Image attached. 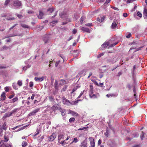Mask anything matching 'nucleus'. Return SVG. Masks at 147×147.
<instances>
[{
	"label": "nucleus",
	"instance_id": "c85d7f7f",
	"mask_svg": "<svg viewBox=\"0 0 147 147\" xmlns=\"http://www.w3.org/2000/svg\"><path fill=\"white\" fill-rule=\"evenodd\" d=\"M28 145V143L26 142H23L22 144V147H25L26 146Z\"/></svg>",
	"mask_w": 147,
	"mask_h": 147
},
{
	"label": "nucleus",
	"instance_id": "4468645a",
	"mask_svg": "<svg viewBox=\"0 0 147 147\" xmlns=\"http://www.w3.org/2000/svg\"><path fill=\"white\" fill-rule=\"evenodd\" d=\"M69 82L68 80H64L61 79L60 80V84L63 85L66 84H67Z\"/></svg>",
	"mask_w": 147,
	"mask_h": 147
},
{
	"label": "nucleus",
	"instance_id": "a18cd8bd",
	"mask_svg": "<svg viewBox=\"0 0 147 147\" xmlns=\"http://www.w3.org/2000/svg\"><path fill=\"white\" fill-rule=\"evenodd\" d=\"M118 42H115L112 44H111V45L109 47H113L114 46H115V45H116L117 43Z\"/></svg>",
	"mask_w": 147,
	"mask_h": 147
},
{
	"label": "nucleus",
	"instance_id": "423d86ee",
	"mask_svg": "<svg viewBox=\"0 0 147 147\" xmlns=\"http://www.w3.org/2000/svg\"><path fill=\"white\" fill-rule=\"evenodd\" d=\"M56 137V135L55 133H53L51 136H50L49 138V140L50 141H53Z\"/></svg>",
	"mask_w": 147,
	"mask_h": 147
},
{
	"label": "nucleus",
	"instance_id": "20e7f679",
	"mask_svg": "<svg viewBox=\"0 0 147 147\" xmlns=\"http://www.w3.org/2000/svg\"><path fill=\"white\" fill-rule=\"evenodd\" d=\"M61 108V107L60 105H59L58 104H56L52 107L51 108L52 109L55 110H59Z\"/></svg>",
	"mask_w": 147,
	"mask_h": 147
},
{
	"label": "nucleus",
	"instance_id": "9d476101",
	"mask_svg": "<svg viewBox=\"0 0 147 147\" xmlns=\"http://www.w3.org/2000/svg\"><path fill=\"white\" fill-rule=\"evenodd\" d=\"M109 43L108 42H106L102 45V49L106 48L109 45Z\"/></svg>",
	"mask_w": 147,
	"mask_h": 147
},
{
	"label": "nucleus",
	"instance_id": "0e129e2a",
	"mask_svg": "<svg viewBox=\"0 0 147 147\" xmlns=\"http://www.w3.org/2000/svg\"><path fill=\"white\" fill-rule=\"evenodd\" d=\"M77 32V30L76 29H74L73 30V34H76V33Z\"/></svg>",
	"mask_w": 147,
	"mask_h": 147
},
{
	"label": "nucleus",
	"instance_id": "4d7b16f0",
	"mask_svg": "<svg viewBox=\"0 0 147 147\" xmlns=\"http://www.w3.org/2000/svg\"><path fill=\"white\" fill-rule=\"evenodd\" d=\"M78 139L77 138H74V140L73 141L75 143H76L78 141Z\"/></svg>",
	"mask_w": 147,
	"mask_h": 147
},
{
	"label": "nucleus",
	"instance_id": "8fccbe9b",
	"mask_svg": "<svg viewBox=\"0 0 147 147\" xmlns=\"http://www.w3.org/2000/svg\"><path fill=\"white\" fill-rule=\"evenodd\" d=\"M144 134L143 132H142V134L140 136V138L141 140H142L143 138Z\"/></svg>",
	"mask_w": 147,
	"mask_h": 147
},
{
	"label": "nucleus",
	"instance_id": "f3484780",
	"mask_svg": "<svg viewBox=\"0 0 147 147\" xmlns=\"http://www.w3.org/2000/svg\"><path fill=\"white\" fill-rule=\"evenodd\" d=\"M64 135L63 134H60L58 136V140H59L62 139L64 138Z\"/></svg>",
	"mask_w": 147,
	"mask_h": 147
},
{
	"label": "nucleus",
	"instance_id": "9b49d317",
	"mask_svg": "<svg viewBox=\"0 0 147 147\" xmlns=\"http://www.w3.org/2000/svg\"><path fill=\"white\" fill-rule=\"evenodd\" d=\"M1 97L0 98V100H4L6 98V96H5V92H3L1 95Z\"/></svg>",
	"mask_w": 147,
	"mask_h": 147
},
{
	"label": "nucleus",
	"instance_id": "2f4dec72",
	"mask_svg": "<svg viewBox=\"0 0 147 147\" xmlns=\"http://www.w3.org/2000/svg\"><path fill=\"white\" fill-rule=\"evenodd\" d=\"M86 70H84L81 71L80 72V74L82 76H84L86 74Z\"/></svg>",
	"mask_w": 147,
	"mask_h": 147
},
{
	"label": "nucleus",
	"instance_id": "0eeeda50",
	"mask_svg": "<svg viewBox=\"0 0 147 147\" xmlns=\"http://www.w3.org/2000/svg\"><path fill=\"white\" fill-rule=\"evenodd\" d=\"M44 78H46L45 76H42L41 78H38L37 77H35L34 80L37 82H40L43 81Z\"/></svg>",
	"mask_w": 147,
	"mask_h": 147
},
{
	"label": "nucleus",
	"instance_id": "13d9d810",
	"mask_svg": "<svg viewBox=\"0 0 147 147\" xmlns=\"http://www.w3.org/2000/svg\"><path fill=\"white\" fill-rule=\"evenodd\" d=\"M75 105L74 101H71L70 102V105Z\"/></svg>",
	"mask_w": 147,
	"mask_h": 147
},
{
	"label": "nucleus",
	"instance_id": "6e6d98bb",
	"mask_svg": "<svg viewBox=\"0 0 147 147\" xmlns=\"http://www.w3.org/2000/svg\"><path fill=\"white\" fill-rule=\"evenodd\" d=\"M16 35H14L13 34H11L10 35V36H7L6 37V38H8V37H13V36H16Z\"/></svg>",
	"mask_w": 147,
	"mask_h": 147
},
{
	"label": "nucleus",
	"instance_id": "f704fd0d",
	"mask_svg": "<svg viewBox=\"0 0 147 147\" xmlns=\"http://www.w3.org/2000/svg\"><path fill=\"white\" fill-rule=\"evenodd\" d=\"M5 146V147H13V146H12L11 144V143H7L6 144Z\"/></svg>",
	"mask_w": 147,
	"mask_h": 147
},
{
	"label": "nucleus",
	"instance_id": "680f3d73",
	"mask_svg": "<svg viewBox=\"0 0 147 147\" xmlns=\"http://www.w3.org/2000/svg\"><path fill=\"white\" fill-rule=\"evenodd\" d=\"M18 99L17 98H14L12 100V101L13 102H14L17 100Z\"/></svg>",
	"mask_w": 147,
	"mask_h": 147
},
{
	"label": "nucleus",
	"instance_id": "f257e3e1",
	"mask_svg": "<svg viewBox=\"0 0 147 147\" xmlns=\"http://www.w3.org/2000/svg\"><path fill=\"white\" fill-rule=\"evenodd\" d=\"M12 7L15 9H17L18 7V1L17 0H13Z\"/></svg>",
	"mask_w": 147,
	"mask_h": 147
},
{
	"label": "nucleus",
	"instance_id": "4c0bfd02",
	"mask_svg": "<svg viewBox=\"0 0 147 147\" xmlns=\"http://www.w3.org/2000/svg\"><path fill=\"white\" fill-rule=\"evenodd\" d=\"M6 124L5 123L2 126L3 129L4 130H5L7 128L6 127Z\"/></svg>",
	"mask_w": 147,
	"mask_h": 147
},
{
	"label": "nucleus",
	"instance_id": "dca6fc26",
	"mask_svg": "<svg viewBox=\"0 0 147 147\" xmlns=\"http://www.w3.org/2000/svg\"><path fill=\"white\" fill-rule=\"evenodd\" d=\"M39 13V15H37L38 18L39 19H42V18L43 13L41 11H40Z\"/></svg>",
	"mask_w": 147,
	"mask_h": 147
},
{
	"label": "nucleus",
	"instance_id": "49530a36",
	"mask_svg": "<svg viewBox=\"0 0 147 147\" xmlns=\"http://www.w3.org/2000/svg\"><path fill=\"white\" fill-rule=\"evenodd\" d=\"M18 109H15L13 110L11 112L12 113V114L17 112L18 111Z\"/></svg>",
	"mask_w": 147,
	"mask_h": 147
},
{
	"label": "nucleus",
	"instance_id": "2eb2a0df",
	"mask_svg": "<svg viewBox=\"0 0 147 147\" xmlns=\"http://www.w3.org/2000/svg\"><path fill=\"white\" fill-rule=\"evenodd\" d=\"M143 17L144 19L147 18V9L144 8L143 12Z\"/></svg>",
	"mask_w": 147,
	"mask_h": 147
},
{
	"label": "nucleus",
	"instance_id": "bb28decb",
	"mask_svg": "<svg viewBox=\"0 0 147 147\" xmlns=\"http://www.w3.org/2000/svg\"><path fill=\"white\" fill-rule=\"evenodd\" d=\"M133 91L134 93V98H135V99L136 100H137V99L136 98V89H135V87H134L133 88Z\"/></svg>",
	"mask_w": 147,
	"mask_h": 147
},
{
	"label": "nucleus",
	"instance_id": "603ef678",
	"mask_svg": "<svg viewBox=\"0 0 147 147\" xmlns=\"http://www.w3.org/2000/svg\"><path fill=\"white\" fill-rule=\"evenodd\" d=\"M105 18V16H102V17H101V18H100V20H101L100 22H103L104 21V20Z\"/></svg>",
	"mask_w": 147,
	"mask_h": 147
},
{
	"label": "nucleus",
	"instance_id": "bf43d9fd",
	"mask_svg": "<svg viewBox=\"0 0 147 147\" xmlns=\"http://www.w3.org/2000/svg\"><path fill=\"white\" fill-rule=\"evenodd\" d=\"M84 92H81V93H80L79 96L78 97V98H80L81 96L82 95V94H83Z\"/></svg>",
	"mask_w": 147,
	"mask_h": 147
},
{
	"label": "nucleus",
	"instance_id": "7ed1b4c3",
	"mask_svg": "<svg viewBox=\"0 0 147 147\" xmlns=\"http://www.w3.org/2000/svg\"><path fill=\"white\" fill-rule=\"evenodd\" d=\"M87 140L86 139L81 142L80 145V147H87Z\"/></svg>",
	"mask_w": 147,
	"mask_h": 147
},
{
	"label": "nucleus",
	"instance_id": "1a4fd4ad",
	"mask_svg": "<svg viewBox=\"0 0 147 147\" xmlns=\"http://www.w3.org/2000/svg\"><path fill=\"white\" fill-rule=\"evenodd\" d=\"M39 110V108L36 109L30 113L29 114V116L33 115H34L36 113L38 112Z\"/></svg>",
	"mask_w": 147,
	"mask_h": 147
},
{
	"label": "nucleus",
	"instance_id": "c756f323",
	"mask_svg": "<svg viewBox=\"0 0 147 147\" xmlns=\"http://www.w3.org/2000/svg\"><path fill=\"white\" fill-rule=\"evenodd\" d=\"M29 125H26L22 126L19 128V131L21 130L25 129L26 127H28Z\"/></svg>",
	"mask_w": 147,
	"mask_h": 147
},
{
	"label": "nucleus",
	"instance_id": "72a5a7b5",
	"mask_svg": "<svg viewBox=\"0 0 147 147\" xmlns=\"http://www.w3.org/2000/svg\"><path fill=\"white\" fill-rule=\"evenodd\" d=\"M90 90L89 91V93H92L93 92V86L92 85H90Z\"/></svg>",
	"mask_w": 147,
	"mask_h": 147
},
{
	"label": "nucleus",
	"instance_id": "864d4df0",
	"mask_svg": "<svg viewBox=\"0 0 147 147\" xmlns=\"http://www.w3.org/2000/svg\"><path fill=\"white\" fill-rule=\"evenodd\" d=\"M33 86V83L32 82H30L29 83V86L30 87H32Z\"/></svg>",
	"mask_w": 147,
	"mask_h": 147
},
{
	"label": "nucleus",
	"instance_id": "6ab92c4d",
	"mask_svg": "<svg viewBox=\"0 0 147 147\" xmlns=\"http://www.w3.org/2000/svg\"><path fill=\"white\" fill-rule=\"evenodd\" d=\"M61 113V115L62 116H64L65 114V109L60 108L59 109Z\"/></svg>",
	"mask_w": 147,
	"mask_h": 147
},
{
	"label": "nucleus",
	"instance_id": "f8f14e48",
	"mask_svg": "<svg viewBox=\"0 0 147 147\" xmlns=\"http://www.w3.org/2000/svg\"><path fill=\"white\" fill-rule=\"evenodd\" d=\"M43 40L45 43L47 42L49 40V36L48 35H45L43 37Z\"/></svg>",
	"mask_w": 147,
	"mask_h": 147
},
{
	"label": "nucleus",
	"instance_id": "393cba45",
	"mask_svg": "<svg viewBox=\"0 0 147 147\" xmlns=\"http://www.w3.org/2000/svg\"><path fill=\"white\" fill-rule=\"evenodd\" d=\"M90 96L91 98H95L96 97V95L94 94H93V92L92 93H89Z\"/></svg>",
	"mask_w": 147,
	"mask_h": 147
},
{
	"label": "nucleus",
	"instance_id": "a211bd4d",
	"mask_svg": "<svg viewBox=\"0 0 147 147\" xmlns=\"http://www.w3.org/2000/svg\"><path fill=\"white\" fill-rule=\"evenodd\" d=\"M69 113L71 114L74 116H77L78 115V114L76 112L71 110L69 111Z\"/></svg>",
	"mask_w": 147,
	"mask_h": 147
},
{
	"label": "nucleus",
	"instance_id": "6e6552de",
	"mask_svg": "<svg viewBox=\"0 0 147 147\" xmlns=\"http://www.w3.org/2000/svg\"><path fill=\"white\" fill-rule=\"evenodd\" d=\"M81 30L84 32H86L88 33H90V30L88 28L85 27H83L81 28Z\"/></svg>",
	"mask_w": 147,
	"mask_h": 147
},
{
	"label": "nucleus",
	"instance_id": "f03ea898",
	"mask_svg": "<svg viewBox=\"0 0 147 147\" xmlns=\"http://www.w3.org/2000/svg\"><path fill=\"white\" fill-rule=\"evenodd\" d=\"M88 139L90 141V146L89 147H95V143L93 138L90 137Z\"/></svg>",
	"mask_w": 147,
	"mask_h": 147
},
{
	"label": "nucleus",
	"instance_id": "39448f33",
	"mask_svg": "<svg viewBox=\"0 0 147 147\" xmlns=\"http://www.w3.org/2000/svg\"><path fill=\"white\" fill-rule=\"evenodd\" d=\"M62 102L65 105H70V101L66 99L64 97H63L62 98Z\"/></svg>",
	"mask_w": 147,
	"mask_h": 147
},
{
	"label": "nucleus",
	"instance_id": "774afa93",
	"mask_svg": "<svg viewBox=\"0 0 147 147\" xmlns=\"http://www.w3.org/2000/svg\"><path fill=\"white\" fill-rule=\"evenodd\" d=\"M35 96V95L34 94H32V96L31 97V98L32 99V100H33L34 99V97Z\"/></svg>",
	"mask_w": 147,
	"mask_h": 147
},
{
	"label": "nucleus",
	"instance_id": "79ce46f5",
	"mask_svg": "<svg viewBox=\"0 0 147 147\" xmlns=\"http://www.w3.org/2000/svg\"><path fill=\"white\" fill-rule=\"evenodd\" d=\"M10 88V87L9 86H7L5 87L4 89L5 91L6 92H8L9 91V89Z\"/></svg>",
	"mask_w": 147,
	"mask_h": 147
},
{
	"label": "nucleus",
	"instance_id": "ea45409f",
	"mask_svg": "<svg viewBox=\"0 0 147 147\" xmlns=\"http://www.w3.org/2000/svg\"><path fill=\"white\" fill-rule=\"evenodd\" d=\"M75 119L73 117L70 118L69 120V121L70 123L74 122L75 121Z\"/></svg>",
	"mask_w": 147,
	"mask_h": 147
},
{
	"label": "nucleus",
	"instance_id": "58836bf2",
	"mask_svg": "<svg viewBox=\"0 0 147 147\" xmlns=\"http://www.w3.org/2000/svg\"><path fill=\"white\" fill-rule=\"evenodd\" d=\"M137 15L140 18H141L142 16V14L139 11L137 12Z\"/></svg>",
	"mask_w": 147,
	"mask_h": 147
},
{
	"label": "nucleus",
	"instance_id": "7c9ffc66",
	"mask_svg": "<svg viewBox=\"0 0 147 147\" xmlns=\"http://www.w3.org/2000/svg\"><path fill=\"white\" fill-rule=\"evenodd\" d=\"M54 10V8L53 7L50 8L48 9L47 11L49 12L50 13H52Z\"/></svg>",
	"mask_w": 147,
	"mask_h": 147
},
{
	"label": "nucleus",
	"instance_id": "5fc2aeb1",
	"mask_svg": "<svg viewBox=\"0 0 147 147\" xmlns=\"http://www.w3.org/2000/svg\"><path fill=\"white\" fill-rule=\"evenodd\" d=\"M49 99L50 101H52L54 100V98L52 96H49Z\"/></svg>",
	"mask_w": 147,
	"mask_h": 147
},
{
	"label": "nucleus",
	"instance_id": "ddd939ff",
	"mask_svg": "<svg viewBox=\"0 0 147 147\" xmlns=\"http://www.w3.org/2000/svg\"><path fill=\"white\" fill-rule=\"evenodd\" d=\"M9 134L8 133L6 134L4 136V141L5 142H7L9 140Z\"/></svg>",
	"mask_w": 147,
	"mask_h": 147
},
{
	"label": "nucleus",
	"instance_id": "de8ad7c7",
	"mask_svg": "<svg viewBox=\"0 0 147 147\" xmlns=\"http://www.w3.org/2000/svg\"><path fill=\"white\" fill-rule=\"evenodd\" d=\"M85 25L86 26H92V23H87L85 24Z\"/></svg>",
	"mask_w": 147,
	"mask_h": 147
},
{
	"label": "nucleus",
	"instance_id": "b1692460",
	"mask_svg": "<svg viewBox=\"0 0 147 147\" xmlns=\"http://www.w3.org/2000/svg\"><path fill=\"white\" fill-rule=\"evenodd\" d=\"M4 141L1 140V142H0V147H1L2 146H5V144L4 143Z\"/></svg>",
	"mask_w": 147,
	"mask_h": 147
},
{
	"label": "nucleus",
	"instance_id": "e433bc0d",
	"mask_svg": "<svg viewBox=\"0 0 147 147\" xmlns=\"http://www.w3.org/2000/svg\"><path fill=\"white\" fill-rule=\"evenodd\" d=\"M21 26L22 27L24 28H29V26H28L25 24H22Z\"/></svg>",
	"mask_w": 147,
	"mask_h": 147
},
{
	"label": "nucleus",
	"instance_id": "cd10ccee",
	"mask_svg": "<svg viewBox=\"0 0 147 147\" xmlns=\"http://www.w3.org/2000/svg\"><path fill=\"white\" fill-rule=\"evenodd\" d=\"M18 127V126H17L14 127L12 128L11 130H14V131H13V132H16L18 131V129H17V130H16L15 131H14V130H15L16 129H17Z\"/></svg>",
	"mask_w": 147,
	"mask_h": 147
},
{
	"label": "nucleus",
	"instance_id": "c03bdc74",
	"mask_svg": "<svg viewBox=\"0 0 147 147\" xmlns=\"http://www.w3.org/2000/svg\"><path fill=\"white\" fill-rule=\"evenodd\" d=\"M111 0H107L104 4V6H106L107 5L108 3H109L110 2Z\"/></svg>",
	"mask_w": 147,
	"mask_h": 147
},
{
	"label": "nucleus",
	"instance_id": "a19ab883",
	"mask_svg": "<svg viewBox=\"0 0 147 147\" xmlns=\"http://www.w3.org/2000/svg\"><path fill=\"white\" fill-rule=\"evenodd\" d=\"M3 131L2 129V127L0 125V136H2L3 135Z\"/></svg>",
	"mask_w": 147,
	"mask_h": 147
},
{
	"label": "nucleus",
	"instance_id": "c9c22d12",
	"mask_svg": "<svg viewBox=\"0 0 147 147\" xmlns=\"http://www.w3.org/2000/svg\"><path fill=\"white\" fill-rule=\"evenodd\" d=\"M39 130L37 129L35 133V134L33 135V136L34 137H35L39 133Z\"/></svg>",
	"mask_w": 147,
	"mask_h": 147
},
{
	"label": "nucleus",
	"instance_id": "5701e85b",
	"mask_svg": "<svg viewBox=\"0 0 147 147\" xmlns=\"http://www.w3.org/2000/svg\"><path fill=\"white\" fill-rule=\"evenodd\" d=\"M12 113L11 112L6 113L4 116V117H8L11 116L12 115Z\"/></svg>",
	"mask_w": 147,
	"mask_h": 147
},
{
	"label": "nucleus",
	"instance_id": "09e8293b",
	"mask_svg": "<svg viewBox=\"0 0 147 147\" xmlns=\"http://www.w3.org/2000/svg\"><path fill=\"white\" fill-rule=\"evenodd\" d=\"M30 67V65H28L27 67H23V70H26L27 68H29Z\"/></svg>",
	"mask_w": 147,
	"mask_h": 147
},
{
	"label": "nucleus",
	"instance_id": "473e14b6",
	"mask_svg": "<svg viewBox=\"0 0 147 147\" xmlns=\"http://www.w3.org/2000/svg\"><path fill=\"white\" fill-rule=\"evenodd\" d=\"M10 0H6L4 3V5L5 6H7L8 5Z\"/></svg>",
	"mask_w": 147,
	"mask_h": 147
},
{
	"label": "nucleus",
	"instance_id": "e2e57ef3",
	"mask_svg": "<svg viewBox=\"0 0 147 147\" xmlns=\"http://www.w3.org/2000/svg\"><path fill=\"white\" fill-rule=\"evenodd\" d=\"M84 20V18L83 17H82L81 18L80 20V22L82 24L83 23V22Z\"/></svg>",
	"mask_w": 147,
	"mask_h": 147
},
{
	"label": "nucleus",
	"instance_id": "aec40b11",
	"mask_svg": "<svg viewBox=\"0 0 147 147\" xmlns=\"http://www.w3.org/2000/svg\"><path fill=\"white\" fill-rule=\"evenodd\" d=\"M18 81L17 84L16 83H13V86L15 89H18Z\"/></svg>",
	"mask_w": 147,
	"mask_h": 147
},
{
	"label": "nucleus",
	"instance_id": "412c9836",
	"mask_svg": "<svg viewBox=\"0 0 147 147\" xmlns=\"http://www.w3.org/2000/svg\"><path fill=\"white\" fill-rule=\"evenodd\" d=\"M54 86L55 89H58V82L57 80H55Z\"/></svg>",
	"mask_w": 147,
	"mask_h": 147
},
{
	"label": "nucleus",
	"instance_id": "052dcab7",
	"mask_svg": "<svg viewBox=\"0 0 147 147\" xmlns=\"http://www.w3.org/2000/svg\"><path fill=\"white\" fill-rule=\"evenodd\" d=\"M123 16L124 17H126L127 16V14L126 13H124L123 14Z\"/></svg>",
	"mask_w": 147,
	"mask_h": 147
},
{
	"label": "nucleus",
	"instance_id": "3c124183",
	"mask_svg": "<svg viewBox=\"0 0 147 147\" xmlns=\"http://www.w3.org/2000/svg\"><path fill=\"white\" fill-rule=\"evenodd\" d=\"M131 34L130 33H129L126 36V37L127 38H129L131 37Z\"/></svg>",
	"mask_w": 147,
	"mask_h": 147
},
{
	"label": "nucleus",
	"instance_id": "69168bd1",
	"mask_svg": "<svg viewBox=\"0 0 147 147\" xmlns=\"http://www.w3.org/2000/svg\"><path fill=\"white\" fill-rule=\"evenodd\" d=\"M77 89V88L75 87L73 89L72 91L71 92V93H72L73 92H75Z\"/></svg>",
	"mask_w": 147,
	"mask_h": 147
},
{
	"label": "nucleus",
	"instance_id": "338daca9",
	"mask_svg": "<svg viewBox=\"0 0 147 147\" xmlns=\"http://www.w3.org/2000/svg\"><path fill=\"white\" fill-rule=\"evenodd\" d=\"M104 55L103 53H101L100 54H99L97 56L98 58H99L101 56H103Z\"/></svg>",
	"mask_w": 147,
	"mask_h": 147
},
{
	"label": "nucleus",
	"instance_id": "4be33fe9",
	"mask_svg": "<svg viewBox=\"0 0 147 147\" xmlns=\"http://www.w3.org/2000/svg\"><path fill=\"white\" fill-rule=\"evenodd\" d=\"M117 26V24L115 22H113L111 25V27L112 28V29H115V28Z\"/></svg>",
	"mask_w": 147,
	"mask_h": 147
},
{
	"label": "nucleus",
	"instance_id": "a878e982",
	"mask_svg": "<svg viewBox=\"0 0 147 147\" xmlns=\"http://www.w3.org/2000/svg\"><path fill=\"white\" fill-rule=\"evenodd\" d=\"M78 50H76L74 51V57H76L78 55Z\"/></svg>",
	"mask_w": 147,
	"mask_h": 147
},
{
	"label": "nucleus",
	"instance_id": "37998d69",
	"mask_svg": "<svg viewBox=\"0 0 147 147\" xmlns=\"http://www.w3.org/2000/svg\"><path fill=\"white\" fill-rule=\"evenodd\" d=\"M111 8H112L113 9L116 10L118 11L119 10L118 8H117L116 7H115L112 6H111Z\"/></svg>",
	"mask_w": 147,
	"mask_h": 147
}]
</instances>
